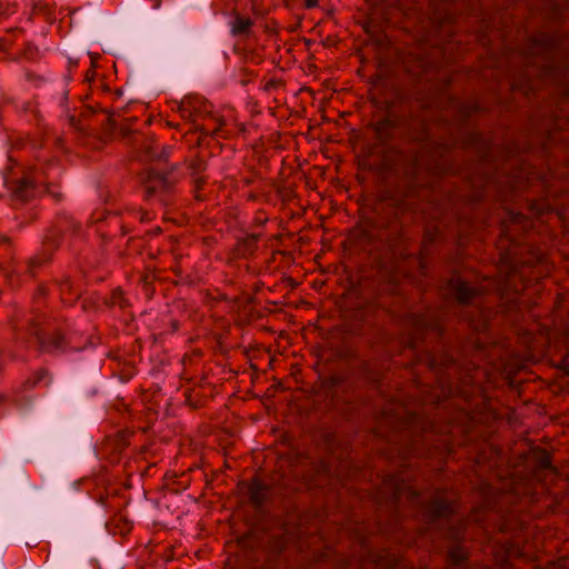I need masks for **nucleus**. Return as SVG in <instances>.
<instances>
[{"label": "nucleus", "mask_w": 569, "mask_h": 569, "mask_svg": "<svg viewBox=\"0 0 569 569\" xmlns=\"http://www.w3.org/2000/svg\"><path fill=\"white\" fill-rule=\"evenodd\" d=\"M370 129L380 144H387L396 138V130L402 129L403 138L413 142H423L429 137V126L418 113L407 116L388 113L370 123Z\"/></svg>", "instance_id": "obj_1"}, {"label": "nucleus", "mask_w": 569, "mask_h": 569, "mask_svg": "<svg viewBox=\"0 0 569 569\" xmlns=\"http://www.w3.org/2000/svg\"><path fill=\"white\" fill-rule=\"evenodd\" d=\"M380 168L382 171L407 181L408 187L403 192L405 197H411L416 193V188L420 186L419 178L422 172L420 152L389 146L381 152Z\"/></svg>", "instance_id": "obj_2"}, {"label": "nucleus", "mask_w": 569, "mask_h": 569, "mask_svg": "<svg viewBox=\"0 0 569 569\" xmlns=\"http://www.w3.org/2000/svg\"><path fill=\"white\" fill-rule=\"evenodd\" d=\"M28 332L37 338L38 350L40 353H60L68 349L69 342L64 332L60 329H54L49 332H42L39 322L36 319L30 320Z\"/></svg>", "instance_id": "obj_3"}, {"label": "nucleus", "mask_w": 569, "mask_h": 569, "mask_svg": "<svg viewBox=\"0 0 569 569\" xmlns=\"http://www.w3.org/2000/svg\"><path fill=\"white\" fill-rule=\"evenodd\" d=\"M406 208L407 203L403 199H396L390 192H385L373 204L377 223L381 228L391 227L398 220L399 213H403Z\"/></svg>", "instance_id": "obj_4"}, {"label": "nucleus", "mask_w": 569, "mask_h": 569, "mask_svg": "<svg viewBox=\"0 0 569 569\" xmlns=\"http://www.w3.org/2000/svg\"><path fill=\"white\" fill-rule=\"evenodd\" d=\"M10 184L11 197L16 201L28 202L42 194L39 172L34 169L24 171L21 178Z\"/></svg>", "instance_id": "obj_5"}, {"label": "nucleus", "mask_w": 569, "mask_h": 569, "mask_svg": "<svg viewBox=\"0 0 569 569\" xmlns=\"http://www.w3.org/2000/svg\"><path fill=\"white\" fill-rule=\"evenodd\" d=\"M174 183L168 174L149 170L143 183L144 197L147 199L157 197L159 201L166 202V197L172 191Z\"/></svg>", "instance_id": "obj_6"}, {"label": "nucleus", "mask_w": 569, "mask_h": 569, "mask_svg": "<svg viewBox=\"0 0 569 569\" xmlns=\"http://www.w3.org/2000/svg\"><path fill=\"white\" fill-rule=\"evenodd\" d=\"M559 44L556 37L539 33L528 41L527 54L532 57L553 58L558 54Z\"/></svg>", "instance_id": "obj_7"}, {"label": "nucleus", "mask_w": 569, "mask_h": 569, "mask_svg": "<svg viewBox=\"0 0 569 569\" xmlns=\"http://www.w3.org/2000/svg\"><path fill=\"white\" fill-rule=\"evenodd\" d=\"M261 234L250 233L237 240L234 246L228 252V261L252 258L258 250V242Z\"/></svg>", "instance_id": "obj_8"}, {"label": "nucleus", "mask_w": 569, "mask_h": 569, "mask_svg": "<svg viewBox=\"0 0 569 569\" xmlns=\"http://www.w3.org/2000/svg\"><path fill=\"white\" fill-rule=\"evenodd\" d=\"M456 507L453 501L437 497L426 506V516L430 522L446 519L455 513Z\"/></svg>", "instance_id": "obj_9"}, {"label": "nucleus", "mask_w": 569, "mask_h": 569, "mask_svg": "<svg viewBox=\"0 0 569 569\" xmlns=\"http://www.w3.org/2000/svg\"><path fill=\"white\" fill-rule=\"evenodd\" d=\"M382 487L385 490H391L392 498L395 501L401 499L408 495L410 498H417L418 492L403 482L398 475L387 476L383 479Z\"/></svg>", "instance_id": "obj_10"}, {"label": "nucleus", "mask_w": 569, "mask_h": 569, "mask_svg": "<svg viewBox=\"0 0 569 569\" xmlns=\"http://www.w3.org/2000/svg\"><path fill=\"white\" fill-rule=\"evenodd\" d=\"M450 287L455 291L456 299L461 305H468L471 300L482 293L479 287H471L468 282L460 279H452Z\"/></svg>", "instance_id": "obj_11"}, {"label": "nucleus", "mask_w": 569, "mask_h": 569, "mask_svg": "<svg viewBox=\"0 0 569 569\" xmlns=\"http://www.w3.org/2000/svg\"><path fill=\"white\" fill-rule=\"evenodd\" d=\"M254 21L249 17L234 14L233 20L230 22V33L233 37H250Z\"/></svg>", "instance_id": "obj_12"}, {"label": "nucleus", "mask_w": 569, "mask_h": 569, "mask_svg": "<svg viewBox=\"0 0 569 569\" xmlns=\"http://www.w3.org/2000/svg\"><path fill=\"white\" fill-rule=\"evenodd\" d=\"M269 487L260 479L253 478L249 485V499L256 507L262 506L267 500Z\"/></svg>", "instance_id": "obj_13"}, {"label": "nucleus", "mask_w": 569, "mask_h": 569, "mask_svg": "<svg viewBox=\"0 0 569 569\" xmlns=\"http://www.w3.org/2000/svg\"><path fill=\"white\" fill-rule=\"evenodd\" d=\"M51 260V257L50 254L46 253V252H40V253H37L36 256H33L32 258H30L27 262V273L30 276V277H36L37 274V271L44 267L46 264H48Z\"/></svg>", "instance_id": "obj_14"}, {"label": "nucleus", "mask_w": 569, "mask_h": 569, "mask_svg": "<svg viewBox=\"0 0 569 569\" xmlns=\"http://www.w3.org/2000/svg\"><path fill=\"white\" fill-rule=\"evenodd\" d=\"M49 378V370L47 368H40L34 371L26 381L23 382V388L26 390H31L36 388L42 380Z\"/></svg>", "instance_id": "obj_15"}, {"label": "nucleus", "mask_w": 569, "mask_h": 569, "mask_svg": "<svg viewBox=\"0 0 569 569\" xmlns=\"http://www.w3.org/2000/svg\"><path fill=\"white\" fill-rule=\"evenodd\" d=\"M187 168L191 176H198L206 171L207 162L200 154H194L187 161Z\"/></svg>", "instance_id": "obj_16"}, {"label": "nucleus", "mask_w": 569, "mask_h": 569, "mask_svg": "<svg viewBox=\"0 0 569 569\" xmlns=\"http://www.w3.org/2000/svg\"><path fill=\"white\" fill-rule=\"evenodd\" d=\"M521 279V271L518 269H512L510 272L507 273L505 283L508 288H510L515 292H520L525 289L526 284L522 283L520 286L517 284V280Z\"/></svg>", "instance_id": "obj_17"}, {"label": "nucleus", "mask_w": 569, "mask_h": 569, "mask_svg": "<svg viewBox=\"0 0 569 569\" xmlns=\"http://www.w3.org/2000/svg\"><path fill=\"white\" fill-rule=\"evenodd\" d=\"M535 460L540 469L551 468V456L543 448H537L533 450Z\"/></svg>", "instance_id": "obj_18"}, {"label": "nucleus", "mask_w": 569, "mask_h": 569, "mask_svg": "<svg viewBox=\"0 0 569 569\" xmlns=\"http://www.w3.org/2000/svg\"><path fill=\"white\" fill-rule=\"evenodd\" d=\"M449 560L452 566H459L467 560V552L461 547H455L449 550Z\"/></svg>", "instance_id": "obj_19"}, {"label": "nucleus", "mask_w": 569, "mask_h": 569, "mask_svg": "<svg viewBox=\"0 0 569 569\" xmlns=\"http://www.w3.org/2000/svg\"><path fill=\"white\" fill-rule=\"evenodd\" d=\"M110 301L112 306H117L121 309L129 306L124 296V291L121 288H116L112 290Z\"/></svg>", "instance_id": "obj_20"}, {"label": "nucleus", "mask_w": 569, "mask_h": 569, "mask_svg": "<svg viewBox=\"0 0 569 569\" xmlns=\"http://www.w3.org/2000/svg\"><path fill=\"white\" fill-rule=\"evenodd\" d=\"M42 193L50 194L56 201H61L63 199V193L61 191V187L54 183H46L41 187Z\"/></svg>", "instance_id": "obj_21"}, {"label": "nucleus", "mask_w": 569, "mask_h": 569, "mask_svg": "<svg viewBox=\"0 0 569 569\" xmlns=\"http://www.w3.org/2000/svg\"><path fill=\"white\" fill-rule=\"evenodd\" d=\"M154 279L156 276L150 271H146L140 276L139 281L143 284V289L147 296L151 295V292L153 291L151 286Z\"/></svg>", "instance_id": "obj_22"}, {"label": "nucleus", "mask_w": 569, "mask_h": 569, "mask_svg": "<svg viewBox=\"0 0 569 569\" xmlns=\"http://www.w3.org/2000/svg\"><path fill=\"white\" fill-rule=\"evenodd\" d=\"M0 249H3L6 257L13 258L14 249L12 240L6 234L0 236Z\"/></svg>", "instance_id": "obj_23"}, {"label": "nucleus", "mask_w": 569, "mask_h": 569, "mask_svg": "<svg viewBox=\"0 0 569 569\" xmlns=\"http://www.w3.org/2000/svg\"><path fill=\"white\" fill-rule=\"evenodd\" d=\"M411 322L418 332L426 331L431 327L425 316L415 315L411 317Z\"/></svg>", "instance_id": "obj_24"}, {"label": "nucleus", "mask_w": 569, "mask_h": 569, "mask_svg": "<svg viewBox=\"0 0 569 569\" xmlns=\"http://www.w3.org/2000/svg\"><path fill=\"white\" fill-rule=\"evenodd\" d=\"M268 221H269V217H268L267 212L264 210H258V211H256V213L253 216L252 224L254 227H262Z\"/></svg>", "instance_id": "obj_25"}, {"label": "nucleus", "mask_w": 569, "mask_h": 569, "mask_svg": "<svg viewBox=\"0 0 569 569\" xmlns=\"http://www.w3.org/2000/svg\"><path fill=\"white\" fill-rule=\"evenodd\" d=\"M178 110L182 118H184V119L192 118V111H191L190 102L188 100L181 101Z\"/></svg>", "instance_id": "obj_26"}, {"label": "nucleus", "mask_w": 569, "mask_h": 569, "mask_svg": "<svg viewBox=\"0 0 569 569\" xmlns=\"http://www.w3.org/2000/svg\"><path fill=\"white\" fill-rule=\"evenodd\" d=\"M505 551L508 557H521L522 552L519 547H517L512 542H507L505 545Z\"/></svg>", "instance_id": "obj_27"}, {"label": "nucleus", "mask_w": 569, "mask_h": 569, "mask_svg": "<svg viewBox=\"0 0 569 569\" xmlns=\"http://www.w3.org/2000/svg\"><path fill=\"white\" fill-rule=\"evenodd\" d=\"M546 569H569V557L560 558L549 563Z\"/></svg>", "instance_id": "obj_28"}, {"label": "nucleus", "mask_w": 569, "mask_h": 569, "mask_svg": "<svg viewBox=\"0 0 569 569\" xmlns=\"http://www.w3.org/2000/svg\"><path fill=\"white\" fill-rule=\"evenodd\" d=\"M193 177V187H194V191L198 193L199 191H201L204 187V184L207 183V178L203 177L202 174H198V176H192Z\"/></svg>", "instance_id": "obj_29"}, {"label": "nucleus", "mask_w": 569, "mask_h": 569, "mask_svg": "<svg viewBox=\"0 0 569 569\" xmlns=\"http://www.w3.org/2000/svg\"><path fill=\"white\" fill-rule=\"evenodd\" d=\"M251 538H252V535L251 533H247V535H243V536L239 537L237 539V542L242 548H252L253 546L251 543Z\"/></svg>", "instance_id": "obj_30"}, {"label": "nucleus", "mask_w": 569, "mask_h": 569, "mask_svg": "<svg viewBox=\"0 0 569 569\" xmlns=\"http://www.w3.org/2000/svg\"><path fill=\"white\" fill-rule=\"evenodd\" d=\"M437 231L427 229L423 236V248H426L428 244L432 243L436 238Z\"/></svg>", "instance_id": "obj_31"}, {"label": "nucleus", "mask_w": 569, "mask_h": 569, "mask_svg": "<svg viewBox=\"0 0 569 569\" xmlns=\"http://www.w3.org/2000/svg\"><path fill=\"white\" fill-rule=\"evenodd\" d=\"M263 199L264 201H267V196L264 194H259V193H256V192H249L248 196H247V200L248 201H259Z\"/></svg>", "instance_id": "obj_32"}, {"label": "nucleus", "mask_w": 569, "mask_h": 569, "mask_svg": "<svg viewBox=\"0 0 569 569\" xmlns=\"http://www.w3.org/2000/svg\"><path fill=\"white\" fill-rule=\"evenodd\" d=\"M224 124V122L222 120L219 121V127L216 128L211 136H216V137H221V138H227V136L223 133V130H222V126Z\"/></svg>", "instance_id": "obj_33"}, {"label": "nucleus", "mask_w": 569, "mask_h": 569, "mask_svg": "<svg viewBox=\"0 0 569 569\" xmlns=\"http://www.w3.org/2000/svg\"><path fill=\"white\" fill-rule=\"evenodd\" d=\"M303 1H305V7L307 9L316 8L319 4V0H303Z\"/></svg>", "instance_id": "obj_34"}, {"label": "nucleus", "mask_w": 569, "mask_h": 569, "mask_svg": "<svg viewBox=\"0 0 569 569\" xmlns=\"http://www.w3.org/2000/svg\"><path fill=\"white\" fill-rule=\"evenodd\" d=\"M179 327H180V323L178 320H176V319L170 320V328H171L170 332L171 333L178 331Z\"/></svg>", "instance_id": "obj_35"}, {"label": "nucleus", "mask_w": 569, "mask_h": 569, "mask_svg": "<svg viewBox=\"0 0 569 569\" xmlns=\"http://www.w3.org/2000/svg\"><path fill=\"white\" fill-rule=\"evenodd\" d=\"M543 73L547 76H553L556 73V68L552 66H546L543 68Z\"/></svg>", "instance_id": "obj_36"}, {"label": "nucleus", "mask_w": 569, "mask_h": 569, "mask_svg": "<svg viewBox=\"0 0 569 569\" xmlns=\"http://www.w3.org/2000/svg\"><path fill=\"white\" fill-rule=\"evenodd\" d=\"M131 137L134 142H138L143 136H142V133L134 131V132H131Z\"/></svg>", "instance_id": "obj_37"}, {"label": "nucleus", "mask_w": 569, "mask_h": 569, "mask_svg": "<svg viewBox=\"0 0 569 569\" xmlns=\"http://www.w3.org/2000/svg\"><path fill=\"white\" fill-rule=\"evenodd\" d=\"M133 217H138L139 220L142 222L146 220V217H147V213H141V212H133L132 213Z\"/></svg>", "instance_id": "obj_38"}, {"label": "nucleus", "mask_w": 569, "mask_h": 569, "mask_svg": "<svg viewBox=\"0 0 569 569\" xmlns=\"http://www.w3.org/2000/svg\"><path fill=\"white\" fill-rule=\"evenodd\" d=\"M521 218H522L521 213H512V216H511V220L513 222H519Z\"/></svg>", "instance_id": "obj_39"}, {"label": "nucleus", "mask_w": 569, "mask_h": 569, "mask_svg": "<svg viewBox=\"0 0 569 569\" xmlns=\"http://www.w3.org/2000/svg\"><path fill=\"white\" fill-rule=\"evenodd\" d=\"M253 181H254L253 177H247L243 179V183L246 186H250L251 183H253Z\"/></svg>", "instance_id": "obj_40"}, {"label": "nucleus", "mask_w": 569, "mask_h": 569, "mask_svg": "<svg viewBox=\"0 0 569 569\" xmlns=\"http://www.w3.org/2000/svg\"><path fill=\"white\" fill-rule=\"evenodd\" d=\"M38 293L39 295H46V288L43 286H39Z\"/></svg>", "instance_id": "obj_41"}, {"label": "nucleus", "mask_w": 569, "mask_h": 569, "mask_svg": "<svg viewBox=\"0 0 569 569\" xmlns=\"http://www.w3.org/2000/svg\"><path fill=\"white\" fill-rule=\"evenodd\" d=\"M167 124H168L169 127H171V128H174V129L179 128V123H173V122H171V121H168V122H167Z\"/></svg>", "instance_id": "obj_42"}, {"label": "nucleus", "mask_w": 569, "mask_h": 569, "mask_svg": "<svg viewBox=\"0 0 569 569\" xmlns=\"http://www.w3.org/2000/svg\"><path fill=\"white\" fill-rule=\"evenodd\" d=\"M160 4H161V0H156L154 4H153V8H159Z\"/></svg>", "instance_id": "obj_43"}, {"label": "nucleus", "mask_w": 569, "mask_h": 569, "mask_svg": "<svg viewBox=\"0 0 569 569\" xmlns=\"http://www.w3.org/2000/svg\"><path fill=\"white\" fill-rule=\"evenodd\" d=\"M121 229H122V234L123 236L129 233V230L124 226H122Z\"/></svg>", "instance_id": "obj_44"}, {"label": "nucleus", "mask_w": 569, "mask_h": 569, "mask_svg": "<svg viewBox=\"0 0 569 569\" xmlns=\"http://www.w3.org/2000/svg\"><path fill=\"white\" fill-rule=\"evenodd\" d=\"M476 139H478V134H472V136H471V140H472V142H473Z\"/></svg>", "instance_id": "obj_45"}, {"label": "nucleus", "mask_w": 569, "mask_h": 569, "mask_svg": "<svg viewBox=\"0 0 569 569\" xmlns=\"http://www.w3.org/2000/svg\"><path fill=\"white\" fill-rule=\"evenodd\" d=\"M121 132H122L123 137H126L128 134V132L123 128L121 129Z\"/></svg>", "instance_id": "obj_46"}, {"label": "nucleus", "mask_w": 569, "mask_h": 569, "mask_svg": "<svg viewBox=\"0 0 569 569\" xmlns=\"http://www.w3.org/2000/svg\"><path fill=\"white\" fill-rule=\"evenodd\" d=\"M442 172H443V170H438V169H436V170H435V173H436V174H440V173H442Z\"/></svg>", "instance_id": "obj_47"}, {"label": "nucleus", "mask_w": 569, "mask_h": 569, "mask_svg": "<svg viewBox=\"0 0 569 569\" xmlns=\"http://www.w3.org/2000/svg\"><path fill=\"white\" fill-rule=\"evenodd\" d=\"M453 539H458L459 538V535L458 533H452L451 536Z\"/></svg>", "instance_id": "obj_48"}, {"label": "nucleus", "mask_w": 569, "mask_h": 569, "mask_svg": "<svg viewBox=\"0 0 569 569\" xmlns=\"http://www.w3.org/2000/svg\"><path fill=\"white\" fill-rule=\"evenodd\" d=\"M410 347H411V348H416V342H415V341H411V342H410Z\"/></svg>", "instance_id": "obj_49"}, {"label": "nucleus", "mask_w": 569, "mask_h": 569, "mask_svg": "<svg viewBox=\"0 0 569 569\" xmlns=\"http://www.w3.org/2000/svg\"><path fill=\"white\" fill-rule=\"evenodd\" d=\"M451 393V390H448V395ZM443 396L446 397L447 393L443 391Z\"/></svg>", "instance_id": "obj_50"}]
</instances>
